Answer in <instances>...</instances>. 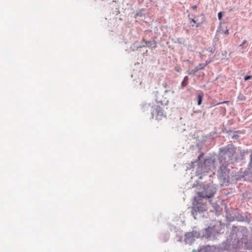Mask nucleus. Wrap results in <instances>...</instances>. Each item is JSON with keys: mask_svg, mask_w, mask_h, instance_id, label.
I'll return each instance as SVG.
<instances>
[{"mask_svg": "<svg viewBox=\"0 0 252 252\" xmlns=\"http://www.w3.org/2000/svg\"><path fill=\"white\" fill-rule=\"evenodd\" d=\"M163 86L165 87V88H166L167 86H168V85L166 84V83H165V84H163Z\"/></svg>", "mask_w": 252, "mask_h": 252, "instance_id": "nucleus-28", "label": "nucleus"}, {"mask_svg": "<svg viewBox=\"0 0 252 252\" xmlns=\"http://www.w3.org/2000/svg\"><path fill=\"white\" fill-rule=\"evenodd\" d=\"M151 114L152 118H153L154 117H155V119L157 120H161L164 117L162 109L158 106H156L153 107Z\"/></svg>", "mask_w": 252, "mask_h": 252, "instance_id": "nucleus-6", "label": "nucleus"}, {"mask_svg": "<svg viewBox=\"0 0 252 252\" xmlns=\"http://www.w3.org/2000/svg\"><path fill=\"white\" fill-rule=\"evenodd\" d=\"M195 200L196 201V203H193V206L191 209V214L194 219H198L199 217L198 215H200L207 211V203L203 202L202 198H199L197 196L195 197Z\"/></svg>", "mask_w": 252, "mask_h": 252, "instance_id": "nucleus-3", "label": "nucleus"}, {"mask_svg": "<svg viewBox=\"0 0 252 252\" xmlns=\"http://www.w3.org/2000/svg\"><path fill=\"white\" fill-rule=\"evenodd\" d=\"M168 92V90H166V91H165V93H167V92Z\"/></svg>", "mask_w": 252, "mask_h": 252, "instance_id": "nucleus-32", "label": "nucleus"}, {"mask_svg": "<svg viewBox=\"0 0 252 252\" xmlns=\"http://www.w3.org/2000/svg\"><path fill=\"white\" fill-rule=\"evenodd\" d=\"M198 233L197 232H191L186 233L185 235V242L187 244H191L195 240V238L198 237Z\"/></svg>", "mask_w": 252, "mask_h": 252, "instance_id": "nucleus-7", "label": "nucleus"}, {"mask_svg": "<svg viewBox=\"0 0 252 252\" xmlns=\"http://www.w3.org/2000/svg\"><path fill=\"white\" fill-rule=\"evenodd\" d=\"M246 42H247V40H244L243 41L242 43L241 44H240V46H243V45H244Z\"/></svg>", "mask_w": 252, "mask_h": 252, "instance_id": "nucleus-24", "label": "nucleus"}, {"mask_svg": "<svg viewBox=\"0 0 252 252\" xmlns=\"http://www.w3.org/2000/svg\"><path fill=\"white\" fill-rule=\"evenodd\" d=\"M202 115V112L200 110L194 111L191 114V117L195 120L200 119Z\"/></svg>", "mask_w": 252, "mask_h": 252, "instance_id": "nucleus-9", "label": "nucleus"}, {"mask_svg": "<svg viewBox=\"0 0 252 252\" xmlns=\"http://www.w3.org/2000/svg\"><path fill=\"white\" fill-rule=\"evenodd\" d=\"M153 107L150 104H145L142 106V109L143 111H146L149 110L152 112Z\"/></svg>", "mask_w": 252, "mask_h": 252, "instance_id": "nucleus-10", "label": "nucleus"}, {"mask_svg": "<svg viewBox=\"0 0 252 252\" xmlns=\"http://www.w3.org/2000/svg\"><path fill=\"white\" fill-rule=\"evenodd\" d=\"M252 78L251 75H247L245 77V80L247 81Z\"/></svg>", "mask_w": 252, "mask_h": 252, "instance_id": "nucleus-23", "label": "nucleus"}, {"mask_svg": "<svg viewBox=\"0 0 252 252\" xmlns=\"http://www.w3.org/2000/svg\"><path fill=\"white\" fill-rule=\"evenodd\" d=\"M210 63V61H206L205 63H207V65Z\"/></svg>", "mask_w": 252, "mask_h": 252, "instance_id": "nucleus-29", "label": "nucleus"}, {"mask_svg": "<svg viewBox=\"0 0 252 252\" xmlns=\"http://www.w3.org/2000/svg\"><path fill=\"white\" fill-rule=\"evenodd\" d=\"M204 156V154L202 153L197 158V159L194 162H191L193 168L195 169V173L197 176L202 175L198 177L199 179H202L203 176H205V173L210 171H213L216 168L215 160L212 158H205L203 162H199L200 158Z\"/></svg>", "mask_w": 252, "mask_h": 252, "instance_id": "nucleus-1", "label": "nucleus"}, {"mask_svg": "<svg viewBox=\"0 0 252 252\" xmlns=\"http://www.w3.org/2000/svg\"><path fill=\"white\" fill-rule=\"evenodd\" d=\"M220 152L221 155V158L223 157L225 160L232 162L236 153V148L232 144H230L220 148Z\"/></svg>", "mask_w": 252, "mask_h": 252, "instance_id": "nucleus-4", "label": "nucleus"}, {"mask_svg": "<svg viewBox=\"0 0 252 252\" xmlns=\"http://www.w3.org/2000/svg\"><path fill=\"white\" fill-rule=\"evenodd\" d=\"M198 191L197 196L202 199H207L212 197L216 193L217 189L212 183L202 184L198 186Z\"/></svg>", "mask_w": 252, "mask_h": 252, "instance_id": "nucleus-2", "label": "nucleus"}, {"mask_svg": "<svg viewBox=\"0 0 252 252\" xmlns=\"http://www.w3.org/2000/svg\"><path fill=\"white\" fill-rule=\"evenodd\" d=\"M192 70L193 71V73H195L197 72L198 70H199V69H198V67L196 66Z\"/></svg>", "mask_w": 252, "mask_h": 252, "instance_id": "nucleus-22", "label": "nucleus"}, {"mask_svg": "<svg viewBox=\"0 0 252 252\" xmlns=\"http://www.w3.org/2000/svg\"><path fill=\"white\" fill-rule=\"evenodd\" d=\"M250 162L249 163V165L250 166V167H251L252 168V150L251 151V154L250 156Z\"/></svg>", "mask_w": 252, "mask_h": 252, "instance_id": "nucleus-19", "label": "nucleus"}, {"mask_svg": "<svg viewBox=\"0 0 252 252\" xmlns=\"http://www.w3.org/2000/svg\"><path fill=\"white\" fill-rule=\"evenodd\" d=\"M190 169H191V167H187V170H190Z\"/></svg>", "mask_w": 252, "mask_h": 252, "instance_id": "nucleus-30", "label": "nucleus"}, {"mask_svg": "<svg viewBox=\"0 0 252 252\" xmlns=\"http://www.w3.org/2000/svg\"><path fill=\"white\" fill-rule=\"evenodd\" d=\"M155 93H156V95L158 94V92H156Z\"/></svg>", "mask_w": 252, "mask_h": 252, "instance_id": "nucleus-31", "label": "nucleus"}, {"mask_svg": "<svg viewBox=\"0 0 252 252\" xmlns=\"http://www.w3.org/2000/svg\"><path fill=\"white\" fill-rule=\"evenodd\" d=\"M196 8H197V6H196V5H193V6H192V8L193 9H196Z\"/></svg>", "mask_w": 252, "mask_h": 252, "instance_id": "nucleus-27", "label": "nucleus"}, {"mask_svg": "<svg viewBox=\"0 0 252 252\" xmlns=\"http://www.w3.org/2000/svg\"><path fill=\"white\" fill-rule=\"evenodd\" d=\"M239 132V131H234L232 136V138L233 139H238L239 138V135H238Z\"/></svg>", "mask_w": 252, "mask_h": 252, "instance_id": "nucleus-14", "label": "nucleus"}, {"mask_svg": "<svg viewBox=\"0 0 252 252\" xmlns=\"http://www.w3.org/2000/svg\"><path fill=\"white\" fill-rule=\"evenodd\" d=\"M210 249V246H203L199 250V252H207Z\"/></svg>", "mask_w": 252, "mask_h": 252, "instance_id": "nucleus-12", "label": "nucleus"}, {"mask_svg": "<svg viewBox=\"0 0 252 252\" xmlns=\"http://www.w3.org/2000/svg\"><path fill=\"white\" fill-rule=\"evenodd\" d=\"M224 33L226 34H228L229 33L228 30H226L224 32Z\"/></svg>", "mask_w": 252, "mask_h": 252, "instance_id": "nucleus-25", "label": "nucleus"}, {"mask_svg": "<svg viewBox=\"0 0 252 252\" xmlns=\"http://www.w3.org/2000/svg\"><path fill=\"white\" fill-rule=\"evenodd\" d=\"M188 80H189V77L187 76H186L184 78V79L181 83V87L182 88H184L188 85Z\"/></svg>", "mask_w": 252, "mask_h": 252, "instance_id": "nucleus-11", "label": "nucleus"}, {"mask_svg": "<svg viewBox=\"0 0 252 252\" xmlns=\"http://www.w3.org/2000/svg\"><path fill=\"white\" fill-rule=\"evenodd\" d=\"M188 73L189 74H191L193 73V71H192V70H188Z\"/></svg>", "mask_w": 252, "mask_h": 252, "instance_id": "nucleus-26", "label": "nucleus"}, {"mask_svg": "<svg viewBox=\"0 0 252 252\" xmlns=\"http://www.w3.org/2000/svg\"><path fill=\"white\" fill-rule=\"evenodd\" d=\"M199 26V24H198L197 25H196V27H198Z\"/></svg>", "mask_w": 252, "mask_h": 252, "instance_id": "nucleus-33", "label": "nucleus"}, {"mask_svg": "<svg viewBox=\"0 0 252 252\" xmlns=\"http://www.w3.org/2000/svg\"><path fill=\"white\" fill-rule=\"evenodd\" d=\"M203 95L202 94H198L197 95V104L200 105L202 103Z\"/></svg>", "mask_w": 252, "mask_h": 252, "instance_id": "nucleus-13", "label": "nucleus"}, {"mask_svg": "<svg viewBox=\"0 0 252 252\" xmlns=\"http://www.w3.org/2000/svg\"><path fill=\"white\" fill-rule=\"evenodd\" d=\"M222 12H219L218 13V19L219 20H221V19H222Z\"/></svg>", "mask_w": 252, "mask_h": 252, "instance_id": "nucleus-21", "label": "nucleus"}, {"mask_svg": "<svg viewBox=\"0 0 252 252\" xmlns=\"http://www.w3.org/2000/svg\"><path fill=\"white\" fill-rule=\"evenodd\" d=\"M220 165L218 170L219 176L220 178H222L223 180H225L228 177L229 173V169L227 168V165L229 162H231L230 161H228V160H225V161L222 162V159H220Z\"/></svg>", "mask_w": 252, "mask_h": 252, "instance_id": "nucleus-5", "label": "nucleus"}, {"mask_svg": "<svg viewBox=\"0 0 252 252\" xmlns=\"http://www.w3.org/2000/svg\"><path fill=\"white\" fill-rule=\"evenodd\" d=\"M189 20H190V23L191 24V26L193 27L194 26V24L196 23V21L191 18H189Z\"/></svg>", "mask_w": 252, "mask_h": 252, "instance_id": "nucleus-20", "label": "nucleus"}, {"mask_svg": "<svg viewBox=\"0 0 252 252\" xmlns=\"http://www.w3.org/2000/svg\"><path fill=\"white\" fill-rule=\"evenodd\" d=\"M207 65V63H199L197 66L199 70L203 69L205 66Z\"/></svg>", "mask_w": 252, "mask_h": 252, "instance_id": "nucleus-15", "label": "nucleus"}, {"mask_svg": "<svg viewBox=\"0 0 252 252\" xmlns=\"http://www.w3.org/2000/svg\"><path fill=\"white\" fill-rule=\"evenodd\" d=\"M238 98L240 100H245L246 99V97L242 94H240L238 96Z\"/></svg>", "mask_w": 252, "mask_h": 252, "instance_id": "nucleus-18", "label": "nucleus"}, {"mask_svg": "<svg viewBox=\"0 0 252 252\" xmlns=\"http://www.w3.org/2000/svg\"><path fill=\"white\" fill-rule=\"evenodd\" d=\"M156 101L157 103H161V104H163V102L161 99H160L158 96L157 95V98H156Z\"/></svg>", "mask_w": 252, "mask_h": 252, "instance_id": "nucleus-17", "label": "nucleus"}, {"mask_svg": "<svg viewBox=\"0 0 252 252\" xmlns=\"http://www.w3.org/2000/svg\"><path fill=\"white\" fill-rule=\"evenodd\" d=\"M207 51H208L211 55L215 52V49L214 47H210L207 49Z\"/></svg>", "mask_w": 252, "mask_h": 252, "instance_id": "nucleus-16", "label": "nucleus"}, {"mask_svg": "<svg viewBox=\"0 0 252 252\" xmlns=\"http://www.w3.org/2000/svg\"><path fill=\"white\" fill-rule=\"evenodd\" d=\"M142 47H150L152 48H156L157 47V43L155 40L146 41L145 44L144 45L138 47V48Z\"/></svg>", "mask_w": 252, "mask_h": 252, "instance_id": "nucleus-8", "label": "nucleus"}]
</instances>
